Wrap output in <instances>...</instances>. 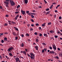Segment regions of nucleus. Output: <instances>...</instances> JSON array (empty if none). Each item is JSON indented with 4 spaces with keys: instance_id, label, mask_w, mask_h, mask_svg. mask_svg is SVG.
<instances>
[{
    "instance_id": "obj_54",
    "label": "nucleus",
    "mask_w": 62,
    "mask_h": 62,
    "mask_svg": "<svg viewBox=\"0 0 62 62\" xmlns=\"http://www.w3.org/2000/svg\"><path fill=\"white\" fill-rule=\"evenodd\" d=\"M26 36H29V34H28L27 33L26 34Z\"/></svg>"
},
{
    "instance_id": "obj_50",
    "label": "nucleus",
    "mask_w": 62,
    "mask_h": 62,
    "mask_svg": "<svg viewBox=\"0 0 62 62\" xmlns=\"http://www.w3.org/2000/svg\"><path fill=\"white\" fill-rule=\"evenodd\" d=\"M0 59H2V56H1V55H0Z\"/></svg>"
},
{
    "instance_id": "obj_26",
    "label": "nucleus",
    "mask_w": 62,
    "mask_h": 62,
    "mask_svg": "<svg viewBox=\"0 0 62 62\" xmlns=\"http://www.w3.org/2000/svg\"><path fill=\"white\" fill-rule=\"evenodd\" d=\"M59 6H60V5H58L56 7V9H57V8H58V7H59Z\"/></svg>"
},
{
    "instance_id": "obj_10",
    "label": "nucleus",
    "mask_w": 62,
    "mask_h": 62,
    "mask_svg": "<svg viewBox=\"0 0 62 62\" xmlns=\"http://www.w3.org/2000/svg\"><path fill=\"white\" fill-rule=\"evenodd\" d=\"M38 46H35L34 48H35V49L36 50H38Z\"/></svg>"
},
{
    "instance_id": "obj_46",
    "label": "nucleus",
    "mask_w": 62,
    "mask_h": 62,
    "mask_svg": "<svg viewBox=\"0 0 62 62\" xmlns=\"http://www.w3.org/2000/svg\"><path fill=\"white\" fill-rule=\"evenodd\" d=\"M10 1V0H5L6 2H9Z\"/></svg>"
},
{
    "instance_id": "obj_9",
    "label": "nucleus",
    "mask_w": 62,
    "mask_h": 62,
    "mask_svg": "<svg viewBox=\"0 0 62 62\" xmlns=\"http://www.w3.org/2000/svg\"><path fill=\"white\" fill-rule=\"evenodd\" d=\"M49 32L50 33H51L52 34H53V33H54V31L51 30V31H49Z\"/></svg>"
},
{
    "instance_id": "obj_45",
    "label": "nucleus",
    "mask_w": 62,
    "mask_h": 62,
    "mask_svg": "<svg viewBox=\"0 0 62 62\" xmlns=\"http://www.w3.org/2000/svg\"><path fill=\"white\" fill-rule=\"evenodd\" d=\"M42 34L41 33H40L39 34V36H40V37H41V36H42Z\"/></svg>"
},
{
    "instance_id": "obj_58",
    "label": "nucleus",
    "mask_w": 62,
    "mask_h": 62,
    "mask_svg": "<svg viewBox=\"0 0 62 62\" xmlns=\"http://www.w3.org/2000/svg\"><path fill=\"white\" fill-rule=\"evenodd\" d=\"M38 8H42V7H41V6H40L39 7H38Z\"/></svg>"
},
{
    "instance_id": "obj_63",
    "label": "nucleus",
    "mask_w": 62,
    "mask_h": 62,
    "mask_svg": "<svg viewBox=\"0 0 62 62\" xmlns=\"http://www.w3.org/2000/svg\"><path fill=\"white\" fill-rule=\"evenodd\" d=\"M31 26L33 27L34 26V25L33 24H31Z\"/></svg>"
},
{
    "instance_id": "obj_52",
    "label": "nucleus",
    "mask_w": 62,
    "mask_h": 62,
    "mask_svg": "<svg viewBox=\"0 0 62 62\" xmlns=\"http://www.w3.org/2000/svg\"><path fill=\"white\" fill-rule=\"evenodd\" d=\"M0 9H2L3 8L2 7V6H0Z\"/></svg>"
},
{
    "instance_id": "obj_37",
    "label": "nucleus",
    "mask_w": 62,
    "mask_h": 62,
    "mask_svg": "<svg viewBox=\"0 0 62 62\" xmlns=\"http://www.w3.org/2000/svg\"><path fill=\"white\" fill-rule=\"evenodd\" d=\"M49 49L51 50H52V47L51 46H49Z\"/></svg>"
},
{
    "instance_id": "obj_53",
    "label": "nucleus",
    "mask_w": 62,
    "mask_h": 62,
    "mask_svg": "<svg viewBox=\"0 0 62 62\" xmlns=\"http://www.w3.org/2000/svg\"><path fill=\"white\" fill-rule=\"evenodd\" d=\"M37 34L38 33H37V32H35L34 33L35 35H37Z\"/></svg>"
},
{
    "instance_id": "obj_29",
    "label": "nucleus",
    "mask_w": 62,
    "mask_h": 62,
    "mask_svg": "<svg viewBox=\"0 0 62 62\" xmlns=\"http://www.w3.org/2000/svg\"><path fill=\"white\" fill-rule=\"evenodd\" d=\"M13 35H14H14H15L16 34V33H15V32H13Z\"/></svg>"
},
{
    "instance_id": "obj_11",
    "label": "nucleus",
    "mask_w": 62,
    "mask_h": 62,
    "mask_svg": "<svg viewBox=\"0 0 62 62\" xmlns=\"http://www.w3.org/2000/svg\"><path fill=\"white\" fill-rule=\"evenodd\" d=\"M24 2L25 4H27V3H28V0H24Z\"/></svg>"
},
{
    "instance_id": "obj_61",
    "label": "nucleus",
    "mask_w": 62,
    "mask_h": 62,
    "mask_svg": "<svg viewBox=\"0 0 62 62\" xmlns=\"http://www.w3.org/2000/svg\"><path fill=\"white\" fill-rule=\"evenodd\" d=\"M55 12H57V10H55L54 11Z\"/></svg>"
},
{
    "instance_id": "obj_49",
    "label": "nucleus",
    "mask_w": 62,
    "mask_h": 62,
    "mask_svg": "<svg viewBox=\"0 0 62 62\" xmlns=\"http://www.w3.org/2000/svg\"><path fill=\"white\" fill-rule=\"evenodd\" d=\"M17 39H18V37H16L15 40H17Z\"/></svg>"
},
{
    "instance_id": "obj_21",
    "label": "nucleus",
    "mask_w": 62,
    "mask_h": 62,
    "mask_svg": "<svg viewBox=\"0 0 62 62\" xmlns=\"http://www.w3.org/2000/svg\"><path fill=\"white\" fill-rule=\"evenodd\" d=\"M20 6L19 5L17 6L16 7V8H20Z\"/></svg>"
},
{
    "instance_id": "obj_36",
    "label": "nucleus",
    "mask_w": 62,
    "mask_h": 62,
    "mask_svg": "<svg viewBox=\"0 0 62 62\" xmlns=\"http://www.w3.org/2000/svg\"><path fill=\"white\" fill-rule=\"evenodd\" d=\"M31 14L32 15H36V13H31Z\"/></svg>"
},
{
    "instance_id": "obj_55",
    "label": "nucleus",
    "mask_w": 62,
    "mask_h": 62,
    "mask_svg": "<svg viewBox=\"0 0 62 62\" xmlns=\"http://www.w3.org/2000/svg\"><path fill=\"white\" fill-rule=\"evenodd\" d=\"M23 53V51H20V53Z\"/></svg>"
},
{
    "instance_id": "obj_47",
    "label": "nucleus",
    "mask_w": 62,
    "mask_h": 62,
    "mask_svg": "<svg viewBox=\"0 0 62 62\" xmlns=\"http://www.w3.org/2000/svg\"><path fill=\"white\" fill-rule=\"evenodd\" d=\"M31 21L32 22H34V21L33 19H31Z\"/></svg>"
},
{
    "instance_id": "obj_38",
    "label": "nucleus",
    "mask_w": 62,
    "mask_h": 62,
    "mask_svg": "<svg viewBox=\"0 0 62 62\" xmlns=\"http://www.w3.org/2000/svg\"><path fill=\"white\" fill-rule=\"evenodd\" d=\"M49 8H47L46 9V11H49Z\"/></svg>"
},
{
    "instance_id": "obj_17",
    "label": "nucleus",
    "mask_w": 62,
    "mask_h": 62,
    "mask_svg": "<svg viewBox=\"0 0 62 62\" xmlns=\"http://www.w3.org/2000/svg\"><path fill=\"white\" fill-rule=\"evenodd\" d=\"M6 40H7V38L5 37L4 39V41H6Z\"/></svg>"
},
{
    "instance_id": "obj_12",
    "label": "nucleus",
    "mask_w": 62,
    "mask_h": 62,
    "mask_svg": "<svg viewBox=\"0 0 62 62\" xmlns=\"http://www.w3.org/2000/svg\"><path fill=\"white\" fill-rule=\"evenodd\" d=\"M44 37H48V35L46 34L45 33H44Z\"/></svg>"
},
{
    "instance_id": "obj_19",
    "label": "nucleus",
    "mask_w": 62,
    "mask_h": 62,
    "mask_svg": "<svg viewBox=\"0 0 62 62\" xmlns=\"http://www.w3.org/2000/svg\"><path fill=\"white\" fill-rule=\"evenodd\" d=\"M14 28L15 29V30H16V31H18V28H17L16 27H14Z\"/></svg>"
},
{
    "instance_id": "obj_7",
    "label": "nucleus",
    "mask_w": 62,
    "mask_h": 62,
    "mask_svg": "<svg viewBox=\"0 0 62 62\" xmlns=\"http://www.w3.org/2000/svg\"><path fill=\"white\" fill-rule=\"evenodd\" d=\"M4 3L5 4H6V5H9V2L8 1H4Z\"/></svg>"
},
{
    "instance_id": "obj_1",
    "label": "nucleus",
    "mask_w": 62,
    "mask_h": 62,
    "mask_svg": "<svg viewBox=\"0 0 62 62\" xmlns=\"http://www.w3.org/2000/svg\"><path fill=\"white\" fill-rule=\"evenodd\" d=\"M30 54L31 56L30 57L31 59H35V54H33V53L31 52Z\"/></svg>"
},
{
    "instance_id": "obj_40",
    "label": "nucleus",
    "mask_w": 62,
    "mask_h": 62,
    "mask_svg": "<svg viewBox=\"0 0 62 62\" xmlns=\"http://www.w3.org/2000/svg\"><path fill=\"white\" fill-rule=\"evenodd\" d=\"M19 12V11H18V12L16 11L15 12V13H16V14H17V13H18Z\"/></svg>"
},
{
    "instance_id": "obj_62",
    "label": "nucleus",
    "mask_w": 62,
    "mask_h": 62,
    "mask_svg": "<svg viewBox=\"0 0 62 62\" xmlns=\"http://www.w3.org/2000/svg\"><path fill=\"white\" fill-rule=\"evenodd\" d=\"M33 29L32 28H31L30 30V31H32L33 30Z\"/></svg>"
},
{
    "instance_id": "obj_57",
    "label": "nucleus",
    "mask_w": 62,
    "mask_h": 62,
    "mask_svg": "<svg viewBox=\"0 0 62 62\" xmlns=\"http://www.w3.org/2000/svg\"><path fill=\"white\" fill-rule=\"evenodd\" d=\"M21 36L23 38V37H24V35L23 34H22L21 35Z\"/></svg>"
},
{
    "instance_id": "obj_39",
    "label": "nucleus",
    "mask_w": 62,
    "mask_h": 62,
    "mask_svg": "<svg viewBox=\"0 0 62 62\" xmlns=\"http://www.w3.org/2000/svg\"><path fill=\"white\" fill-rule=\"evenodd\" d=\"M1 42L2 43H3L4 42V40H1Z\"/></svg>"
},
{
    "instance_id": "obj_48",
    "label": "nucleus",
    "mask_w": 62,
    "mask_h": 62,
    "mask_svg": "<svg viewBox=\"0 0 62 62\" xmlns=\"http://www.w3.org/2000/svg\"><path fill=\"white\" fill-rule=\"evenodd\" d=\"M11 23H12L13 24H16V23L15 22H14L12 21Z\"/></svg>"
},
{
    "instance_id": "obj_30",
    "label": "nucleus",
    "mask_w": 62,
    "mask_h": 62,
    "mask_svg": "<svg viewBox=\"0 0 62 62\" xmlns=\"http://www.w3.org/2000/svg\"><path fill=\"white\" fill-rule=\"evenodd\" d=\"M59 55L60 56H62V54L61 53H60L59 54Z\"/></svg>"
},
{
    "instance_id": "obj_35",
    "label": "nucleus",
    "mask_w": 62,
    "mask_h": 62,
    "mask_svg": "<svg viewBox=\"0 0 62 62\" xmlns=\"http://www.w3.org/2000/svg\"><path fill=\"white\" fill-rule=\"evenodd\" d=\"M57 33H58V34H60L61 35V33H60V32H59V31H57Z\"/></svg>"
},
{
    "instance_id": "obj_13",
    "label": "nucleus",
    "mask_w": 62,
    "mask_h": 62,
    "mask_svg": "<svg viewBox=\"0 0 62 62\" xmlns=\"http://www.w3.org/2000/svg\"><path fill=\"white\" fill-rule=\"evenodd\" d=\"M9 55L11 56H13V54H12L11 53H9Z\"/></svg>"
},
{
    "instance_id": "obj_56",
    "label": "nucleus",
    "mask_w": 62,
    "mask_h": 62,
    "mask_svg": "<svg viewBox=\"0 0 62 62\" xmlns=\"http://www.w3.org/2000/svg\"><path fill=\"white\" fill-rule=\"evenodd\" d=\"M44 50L43 49V50H42V53H44Z\"/></svg>"
},
{
    "instance_id": "obj_32",
    "label": "nucleus",
    "mask_w": 62,
    "mask_h": 62,
    "mask_svg": "<svg viewBox=\"0 0 62 62\" xmlns=\"http://www.w3.org/2000/svg\"><path fill=\"white\" fill-rule=\"evenodd\" d=\"M19 58H23V57H22L21 56H19Z\"/></svg>"
},
{
    "instance_id": "obj_8",
    "label": "nucleus",
    "mask_w": 62,
    "mask_h": 62,
    "mask_svg": "<svg viewBox=\"0 0 62 62\" xmlns=\"http://www.w3.org/2000/svg\"><path fill=\"white\" fill-rule=\"evenodd\" d=\"M49 53H50V54H55V52H54V51H50L49 52Z\"/></svg>"
},
{
    "instance_id": "obj_3",
    "label": "nucleus",
    "mask_w": 62,
    "mask_h": 62,
    "mask_svg": "<svg viewBox=\"0 0 62 62\" xmlns=\"http://www.w3.org/2000/svg\"><path fill=\"white\" fill-rule=\"evenodd\" d=\"M13 49V47H10L8 49V52H10V51H11V50H12Z\"/></svg>"
},
{
    "instance_id": "obj_24",
    "label": "nucleus",
    "mask_w": 62,
    "mask_h": 62,
    "mask_svg": "<svg viewBox=\"0 0 62 62\" xmlns=\"http://www.w3.org/2000/svg\"><path fill=\"white\" fill-rule=\"evenodd\" d=\"M31 16L32 18H34L35 17V16H33V15H31Z\"/></svg>"
},
{
    "instance_id": "obj_42",
    "label": "nucleus",
    "mask_w": 62,
    "mask_h": 62,
    "mask_svg": "<svg viewBox=\"0 0 62 62\" xmlns=\"http://www.w3.org/2000/svg\"><path fill=\"white\" fill-rule=\"evenodd\" d=\"M17 18V16H16L15 18V20H17V19H18Z\"/></svg>"
},
{
    "instance_id": "obj_64",
    "label": "nucleus",
    "mask_w": 62,
    "mask_h": 62,
    "mask_svg": "<svg viewBox=\"0 0 62 62\" xmlns=\"http://www.w3.org/2000/svg\"><path fill=\"white\" fill-rule=\"evenodd\" d=\"M8 22H9V23H11V21H8Z\"/></svg>"
},
{
    "instance_id": "obj_15",
    "label": "nucleus",
    "mask_w": 62,
    "mask_h": 62,
    "mask_svg": "<svg viewBox=\"0 0 62 62\" xmlns=\"http://www.w3.org/2000/svg\"><path fill=\"white\" fill-rule=\"evenodd\" d=\"M52 23L51 22H49L47 23V25H50Z\"/></svg>"
},
{
    "instance_id": "obj_34",
    "label": "nucleus",
    "mask_w": 62,
    "mask_h": 62,
    "mask_svg": "<svg viewBox=\"0 0 62 62\" xmlns=\"http://www.w3.org/2000/svg\"><path fill=\"white\" fill-rule=\"evenodd\" d=\"M54 37L55 38H58V36H57V35H55L54 36Z\"/></svg>"
},
{
    "instance_id": "obj_51",
    "label": "nucleus",
    "mask_w": 62,
    "mask_h": 62,
    "mask_svg": "<svg viewBox=\"0 0 62 62\" xmlns=\"http://www.w3.org/2000/svg\"><path fill=\"white\" fill-rule=\"evenodd\" d=\"M31 13H29L28 14V15H31Z\"/></svg>"
},
{
    "instance_id": "obj_44",
    "label": "nucleus",
    "mask_w": 62,
    "mask_h": 62,
    "mask_svg": "<svg viewBox=\"0 0 62 62\" xmlns=\"http://www.w3.org/2000/svg\"><path fill=\"white\" fill-rule=\"evenodd\" d=\"M44 2H45V3L46 4H47V1H46L45 0H44Z\"/></svg>"
},
{
    "instance_id": "obj_43",
    "label": "nucleus",
    "mask_w": 62,
    "mask_h": 62,
    "mask_svg": "<svg viewBox=\"0 0 62 62\" xmlns=\"http://www.w3.org/2000/svg\"><path fill=\"white\" fill-rule=\"evenodd\" d=\"M36 26H39V24L38 23H36Z\"/></svg>"
},
{
    "instance_id": "obj_16",
    "label": "nucleus",
    "mask_w": 62,
    "mask_h": 62,
    "mask_svg": "<svg viewBox=\"0 0 62 62\" xmlns=\"http://www.w3.org/2000/svg\"><path fill=\"white\" fill-rule=\"evenodd\" d=\"M45 23H44V24H43L42 25V26L43 27L45 26Z\"/></svg>"
},
{
    "instance_id": "obj_25",
    "label": "nucleus",
    "mask_w": 62,
    "mask_h": 62,
    "mask_svg": "<svg viewBox=\"0 0 62 62\" xmlns=\"http://www.w3.org/2000/svg\"><path fill=\"white\" fill-rule=\"evenodd\" d=\"M59 20H61V19H62V17L61 16H59Z\"/></svg>"
},
{
    "instance_id": "obj_27",
    "label": "nucleus",
    "mask_w": 62,
    "mask_h": 62,
    "mask_svg": "<svg viewBox=\"0 0 62 62\" xmlns=\"http://www.w3.org/2000/svg\"><path fill=\"white\" fill-rule=\"evenodd\" d=\"M22 47H23L24 46V45H23V43H22L21 44Z\"/></svg>"
},
{
    "instance_id": "obj_6",
    "label": "nucleus",
    "mask_w": 62,
    "mask_h": 62,
    "mask_svg": "<svg viewBox=\"0 0 62 62\" xmlns=\"http://www.w3.org/2000/svg\"><path fill=\"white\" fill-rule=\"evenodd\" d=\"M15 60H16V62H18V61L20 60V59L19 58L17 57L15 59Z\"/></svg>"
},
{
    "instance_id": "obj_41",
    "label": "nucleus",
    "mask_w": 62,
    "mask_h": 62,
    "mask_svg": "<svg viewBox=\"0 0 62 62\" xmlns=\"http://www.w3.org/2000/svg\"><path fill=\"white\" fill-rule=\"evenodd\" d=\"M6 17H8V16H9L8 15H6Z\"/></svg>"
},
{
    "instance_id": "obj_60",
    "label": "nucleus",
    "mask_w": 62,
    "mask_h": 62,
    "mask_svg": "<svg viewBox=\"0 0 62 62\" xmlns=\"http://www.w3.org/2000/svg\"><path fill=\"white\" fill-rule=\"evenodd\" d=\"M57 49H58V51H60V48H57Z\"/></svg>"
},
{
    "instance_id": "obj_4",
    "label": "nucleus",
    "mask_w": 62,
    "mask_h": 62,
    "mask_svg": "<svg viewBox=\"0 0 62 62\" xmlns=\"http://www.w3.org/2000/svg\"><path fill=\"white\" fill-rule=\"evenodd\" d=\"M21 12H22L23 15H26V14H25V11H23V10H21Z\"/></svg>"
},
{
    "instance_id": "obj_28",
    "label": "nucleus",
    "mask_w": 62,
    "mask_h": 62,
    "mask_svg": "<svg viewBox=\"0 0 62 62\" xmlns=\"http://www.w3.org/2000/svg\"><path fill=\"white\" fill-rule=\"evenodd\" d=\"M42 44L43 45H46V44L45 43H43Z\"/></svg>"
},
{
    "instance_id": "obj_33",
    "label": "nucleus",
    "mask_w": 62,
    "mask_h": 62,
    "mask_svg": "<svg viewBox=\"0 0 62 62\" xmlns=\"http://www.w3.org/2000/svg\"><path fill=\"white\" fill-rule=\"evenodd\" d=\"M29 11H26V13L27 14H28V13H29Z\"/></svg>"
},
{
    "instance_id": "obj_20",
    "label": "nucleus",
    "mask_w": 62,
    "mask_h": 62,
    "mask_svg": "<svg viewBox=\"0 0 62 62\" xmlns=\"http://www.w3.org/2000/svg\"><path fill=\"white\" fill-rule=\"evenodd\" d=\"M57 58V59H59V57H58V56H56L54 58Z\"/></svg>"
},
{
    "instance_id": "obj_14",
    "label": "nucleus",
    "mask_w": 62,
    "mask_h": 62,
    "mask_svg": "<svg viewBox=\"0 0 62 62\" xmlns=\"http://www.w3.org/2000/svg\"><path fill=\"white\" fill-rule=\"evenodd\" d=\"M50 11H49L47 12V13L46 14V15H47V14H50Z\"/></svg>"
},
{
    "instance_id": "obj_31",
    "label": "nucleus",
    "mask_w": 62,
    "mask_h": 62,
    "mask_svg": "<svg viewBox=\"0 0 62 62\" xmlns=\"http://www.w3.org/2000/svg\"><path fill=\"white\" fill-rule=\"evenodd\" d=\"M27 55L28 56H29V57H31V56L29 54H27Z\"/></svg>"
},
{
    "instance_id": "obj_59",
    "label": "nucleus",
    "mask_w": 62,
    "mask_h": 62,
    "mask_svg": "<svg viewBox=\"0 0 62 62\" xmlns=\"http://www.w3.org/2000/svg\"><path fill=\"white\" fill-rule=\"evenodd\" d=\"M39 30H40V29H41V28L40 27H39Z\"/></svg>"
},
{
    "instance_id": "obj_18",
    "label": "nucleus",
    "mask_w": 62,
    "mask_h": 62,
    "mask_svg": "<svg viewBox=\"0 0 62 62\" xmlns=\"http://www.w3.org/2000/svg\"><path fill=\"white\" fill-rule=\"evenodd\" d=\"M23 53L24 54H25V55H26V52H25V51H23Z\"/></svg>"
},
{
    "instance_id": "obj_22",
    "label": "nucleus",
    "mask_w": 62,
    "mask_h": 62,
    "mask_svg": "<svg viewBox=\"0 0 62 62\" xmlns=\"http://www.w3.org/2000/svg\"><path fill=\"white\" fill-rule=\"evenodd\" d=\"M8 24L7 23H5L4 25V26H8Z\"/></svg>"
},
{
    "instance_id": "obj_2",
    "label": "nucleus",
    "mask_w": 62,
    "mask_h": 62,
    "mask_svg": "<svg viewBox=\"0 0 62 62\" xmlns=\"http://www.w3.org/2000/svg\"><path fill=\"white\" fill-rule=\"evenodd\" d=\"M11 4V6H13L14 5H15V4L14 3V1L13 0H12V1L11 2H10Z\"/></svg>"
},
{
    "instance_id": "obj_5",
    "label": "nucleus",
    "mask_w": 62,
    "mask_h": 62,
    "mask_svg": "<svg viewBox=\"0 0 62 62\" xmlns=\"http://www.w3.org/2000/svg\"><path fill=\"white\" fill-rule=\"evenodd\" d=\"M52 46L53 49H54V50H56V46H55V45H52Z\"/></svg>"
},
{
    "instance_id": "obj_23",
    "label": "nucleus",
    "mask_w": 62,
    "mask_h": 62,
    "mask_svg": "<svg viewBox=\"0 0 62 62\" xmlns=\"http://www.w3.org/2000/svg\"><path fill=\"white\" fill-rule=\"evenodd\" d=\"M36 41L37 42H38L39 41V39H36Z\"/></svg>"
}]
</instances>
